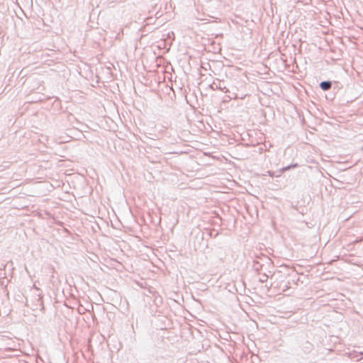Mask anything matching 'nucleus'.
I'll return each mask as SVG.
<instances>
[{
	"label": "nucleus",
	"instance_id": "nucleus-1",
	"mask_svg": "<svg viewBox=\"0 0 363 363\" xmlns=\"http://www.w3.org/2000/svg\"><path fill=\"white\" fill-rule=\"evenodd\" d=\"M332 82L330 81H323L320 83V87L323 91H328L331 89Z\"/></svg>",
	"mask_w": 363,
	"mask_h": 363
},
{
	"label": "nucleus",
	"instance_id": "nucleus-2",
	"mask_svg": "<svg viewBox=\"0 0 363 363\" xmlns=\"http://www.w3.org/2000/svg\"><path fill=\"white\" fill-rule=\"evenodd\" d=\"M37 301L39 303V306L40 307V310L44 309L43 302V296L40 294L38 295Z\"/></svg>",
	"mask_w": 363,
	"mask_h": 363
},
{
	"label": "nucleus",
	"instance_id": "nucleus-3",
	"mask_svg": "<svg viewBox=\"0 0 363 363\" xmlns=\"http://www.w3.org/2000/svg\"><path fill=\"white\" fill-rule=\"evenodd\" d=\"M268 275L264 274H262L260 278H259V281L262 282V283H264L265 281H267V279H268Z\"/></svg>",
	"mask_w": 363,
	"mask_h": 363
},
{
	"label": "nucleus",
	"instance_id": "nucleus-4",
	"mask_svg": "<svg viewBox=\"0 0 363 363\" xmlns=\"http://www.w3.org/2000/svg\"><path fill=\"white\" fill-rule=\"evenodd\" d=\"M261 267L262 266L259 264L258 262H254L253 267L255 270H259Z\"/></svg>",
	"mask_w": 363,
	"mask_h": 363
},
{
	"label": "nucleus",
	"instance_id": "nucleus-5",
	"mask_svg": "<svg viewBox=\"0 0 363 363\" xmlns=\"http://www.w3.org/2000/svg\"><path fill=\"white\" fill-rule=\"evenodd\" d=\"M297 166H298V164H293V165H289V166H287V167H283V168H282V171H283V172H285V171H286V170L290 169H291V168H292V167H297Z\"/></svg>",
	"mask_w": 363,
	"mask_h": 363
},
{
	"label": "nucleus",
	"instance_id": "nucleus-6",
	"mask_svg": "<svg viewBox=\"0 0 363 363\" xmlns=\"http://www.w3.org/2000/svg\"><path fill=\"white\" fill-rule=\"evenodd\" d=\"M269 172V175H270V176H272V175H273L270 172Z\"/></svg>",
	"mask_w": 363,
	"mask_h": 363
},
{
	"label": "nucleus",
	"instance_id": "nucleus-7",
	"mask_svg": "<svg viewBox=\"0 0 363 363\" xmlns=\"http://www.w3.org/2000/svg\"><path fill=\"white\" fill-rule=\"evenodd\" d=\"M362 149L363 150V147H362Z\"/></svg>",
	"mask_w": 363,
	"mask_h": 363
}]
</instances>
